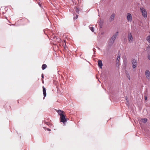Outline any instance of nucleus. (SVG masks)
<instances>
[{
    "label": "nucleus",
    "instance_id": "17",
    "mask_svg": "<svg viewBox=\"0 0 150 150\" xmlns=\"http://www.w3.org/2000/svg\"><path fill=\"white\" fill-rule=\"evenodd\" d=\"M120 56L119 54H118L117 58V60H120Z\"/></svg>",
    "mask_w": 150,
    "mask_h": 150
},
{
    "label": "nucleus",
    "instance_id": "20",
    "mask_svg": "<svg viewBox=\"0 0 150 150\" xmlns=\"http://www.w3.org/2000/svg\"><path fill=\"white\" fill-rule=\"evenodd\" d=\"M149 49H150V45H148L147 48V50H149Z\"/></svg>",
    "mask_w": 150,
    "mask_h": 150
},
{
    "label": "nucleus",
    "instance_id": "3",
    "mask_svg": "<svg viewBox=\"0 0 150 150\" xmlns=\"http://www.w3.org/2000/svg\"><path fill=\"white\" fill-rule=\"evenodd\" d=\"M60 122L63 123H64L67 121V118H66V116L64 114L60 116Z\"/></svg>",
    "mask_w": 150,
    "mask_h": 150
},
{
    "label": "nucleus",
    "instance_id": "4",
    "mask_svg": "<svg viewBox=\"0 0 150 150\" xmlns=\"http://www.w3.org/2000/svg\"><path fill=\"white\" fill-rule=\"evenodd\" d=\"M132 64L133 68L134 69L136 68L137 67V60L132 59Z\"/></svg>",
    "mask_w": 150,
    "mask_h": 150
},
{
    "label": "nucleus",
    "instance_id": "18",
    "mask_svg": "<svg viewBox=\"0 0 150 150\" xmlns=\"http://www.w3.org/2000/svg\"><path fill=\"white\" fill-rule=\"evenodd\" d=\"M127 77L128 78V79H129V80H130V76L129 75V74H127Z\"/></svg>",
    "mask_w": 150,
    "mask_h": 150
},
{
    "label": "nucleus",
    "instance_id": "6",
    "mask_svg": "<svg viewBox=\"0 0 150 150\" xmlns=\"http://www.w3.org/2000/svg\"><path fill=\"white\" fill-rule=\"evenodd\" d=\"M128 37L129 42H132L133 40V38L132 34L130 33H128Z\"/></svg>",
    "mask_w": 150,
    "mask_h": 150
},
{
    "label": "nucleus",
    "instance_id": "15",
    "mask_svg": "<svg viewBox=\"0 0 150 150\" xmlns=\"http://www.w3.org/2000/svg\"><path fill=\"white\" fill-rule=\"evenodd\" d=\"M89 28L90 29V30H91L93 32L94 31V28L93 27H91V26H90L89 27Z\"/></svg>",
    "mask_w": 150,
    "mask_h": 150
},
{
    "label": "nucleus",
    "instance_id": "1",
    "mask_svg": "<svg viewBox=\"0 0 150 150\" xmlns=\"http://www.w3.org/2000/svg\"><path fill=\"white\" fill-rule=\"evenodd\" d=\"M118 33V32H117L110 38L108 43L109 46L110 47L112 46L115 42V40L117 36Z\"/></svg>",
    "mask_w": 150,
    "mask_h": 150
},
{
    "label": "nucleus",
    "instance_id": "25",
    "mask_svg": "<svg viewBox=\"0 0 150 150\" xmlns=\"http://www.w3.org/2000/svg\"><path fill=\"white\" fill-rule=\"evenodd\" d=\"M78 16L77 15L75 17V19H77L78 18Z\"/></svg>",
    "mask_w": 150,
    "mask_h": 150
},
{
    "label": "nucleus",
    "instance_id": "7",
    "mask_svg": "<svg viewBox=\"0 0 150 150\" xmlns=\"http://www.w3.org/2000/svg\"><path fill=\"white\" fill-rule=\"evenodd\" d=\"M145 75L147 79H150V72L148 70H146V71Z\"/></svg>",
    "mask_w": 150,
    "mask_h": 150
},
{
    "label": "nucleus",
    "instance_id": "10",
    "mask_svg": "<svg viewBox=\"0 0 150 150\" xmlns=\"http://www.w3.org/2000/svg\"><path fill=\"white\" fill-rule=\"evenodd\" d=\"M57 112L58 113V114L60 116L63 115V113H64V111H62L60 110H56Z\"/></svg>",
    "mask_w": 150,
    "mask_h": 150
},
{
    "label": "nucleus",
    "instance_id": "9",
    "mask_svg": "<svg viewBox=\"0 0 150 150\" xmlns=\"http://www.w3.org/2000/svg\"><path fill=\"white\" fill-rule=\"evenodd\" d=\"M98 64L99 67L100 68H102L103 65L102 61L101 60H99L98 62Z\"/></svg>",
    "mask_w": 150,
    "mask_h": 150
},
{
    "label": "nucleus",
    "instance_id": "2",
    "mask_svg": "<svg viewBox=\"0 0 150 150\" xmlns=\"http://www.w3.org/2000/svg\"><path fill=\"white\" fill-rule=\"evenodd\" d=\"M140 10L143 17L146 18L147 17V13L146 9L143 7L140 8Z\"/></svg>",
    "mask_w": 150,
    "mask_h": 150
},
{
    "label": "nucleus",
    "instance_id": "19",
    "mask_svg": "<svg viewBox=\"0 0 150 150\" xmlns=\"http://www.w3.org/2000/svg\"><path fill=\"white\" fill-rule=\"evenodd\" d=\"M38 4L39 5V6H40L41 8H42V5H41V3H40V2H38Z\"/></svg>",
    "mask_w": 150,
    "mask_h": 150
},
{
    "label": "nucleus",
    "instance_id": "16",
    "mask_svg": "<svg viewBox=\"0 0 150 150\" xmlns=\"http://www.w3.org/2000/svg\"><path fill=\"white\" fill-rule=\"evenodd\" d=\"M75 11L76 12L79 13V8L77 7L75 9Z\"/></svg>",
    "mask_w": 150,
    "mask_h": 150
},
{
    "label": "nucleus",
    "instance_id": "13",
    "mask_svg": "<svg viewBox=\"0 0 150 150\" xmlns=\"http://www.w3.org/2000/svg\"><path fill=\"white\" fill-rule=\"evenodd\" d=\"M147 121V119L146 118H144L142 119V121L143 123H145Z\"/></svg>",
    "mask_w": 150,
    "mask_h": 150
},
{
    "label": "nucleus",
    "instance_id": "22",
    "mask_svg": "<svg viewBox=\"0 0 150 150\" xmlns=\"http://www.w3.org/2000/svg\"><path fill=\"white\" fill-rule=\"evenodd\" d=\"M148 58L150 60V55H148Z\"/></svg>",
    "mask_w": 150,
    "mask_h": 150
},
{
    "label": "nucleus",
    "instance_id": "11",
    "mask_svg": "<svg viewBox=\"0 0 150 150\" xmlns=\"http://www.w3.org/2000/svg\"><path fill=\"white\" fill-rule=\"evenodd\" d=\"M43 94L44 95V98L46 96V90L45 88L44 87V86H43Z\"/></svg>",
    "mask_w": 150,
    "mask_h": 150
},
{
    "label": "nucleus",
    "instance_id": "24",
    "mask_svg": "<svg viewBox=\"0 0 150 150\" xmlns=\"http://www.w3.org/2000/svg\"><path fill=\"white\" fill-rule=\"evenodd\" d=\"M41 77H42V79L44 78V75H43V74H42Z\"/></svg>",
    "mask_w": 150,
    "mask_h": 150
},
{
    "label": "nucleus",
    "instance_id": "26",
    "mask_svg": "<svg viewBox=\"0 0 150 150\" xmlns=\"http://www.w3.org/2000/svg\"><path fill=\"white\" fill-rule=\"evenodd\" d=\"M126 100L127 101V103H128V100H127V98H126Z\"/></svg>",
    "mask_w": 150,
    "mask_h": 150
},
{
    "label": "nucleus",
    "instance_id": "23",
    "mask_svg": "<svg viewBox=\"0 0 150 150\" xmlns=\"http://www.w3.org/2000/svg\"><path fill=\"white\" fill-rule=\"evenodd\" d=\"M147 99V97L146 96H144V99L145 100H146Z\"/></svg>",
    "mask_w": 150,
    "mask_h": 150
},
{
    "label": "nucleus",
    "instance_id": "21",
    "mask_svg": "<svg viewBox=\"0 0 150 150\" xmlns=\"http://www.w3.org/2000/svg\"><path fill=\"white\" fill-rule=\"evenodd\" d=\"M119 60H116V63L117 64H119Z\"/></svg>",
    "mask_w": 150,
    "mask_h": 150
},
{
    "label": "nucleus",
    "instance_id": "5",
    "mask_svg": "<svg viewBox=\"0 0 150 150\" xmlns=\"http://www.w3.org/2000/svg\"><path fill=\"white\" fill-rule=\"evenodd\" d=\"M127 18L128 21H131L132 20V15L129 13H127Z\"/></svg>",
    "mask_w": 150,
    "mask_h": 150
},
{
    "label": "nucleus",
    "instance_id": "12",
    "mask_svg": "<svg viewBox=\"0 0 150 150\" xmlns=\"http://www.w3.org/2000/svg\"><path fill=\"white\" fill-rule=\"evenodd\" d=\"M47 67V66L45 64H43L42 65V68L43 70L45 69Z\"/></svg>",
    "mask_w": 150,
    "mask_h": 150
},
{
    "label": "nucleus",
    "instance_id": "14",
    "mask_svg": "<svg viewBox=\"0 0 150 150\" xmlns=\"http://www.w3.org/2000/svg\"><path fill=\"white\" fill-rule=\"evenodd\" d=\"M147 41L150 43V35L148 36L146 38Z\"/></svg>",
    "mask_w": 150,
    "mask_h": 150
},
{
    "label": "nucleus",
    "instance_id": "27",
    "mask_svg": "<svg viewBox=\"0 0 150 150\" xmlns=\"http://www.w3.org/2000/svg\"><path fill=\"white\" fill-rule=\"evenodd\" d=\"M47 130L48 131H50V130H51L49 128L47 129Z\"/></svg>",
    "mask_w": 150,
    "mask_h": 150
},
{
    "label": "nucleus",
    "instance_id": "8",
    "mask_svg": "<svg viewBox=\"0 0 150 150\" xmlns=\"http://www.w3.org/2000/svg\"><path fill=\"white\" fill-rule=\"evenodd\" d=\"M115 14L114 13H113L111 15V16L109 18V21L111 22V21L113 20L115 18Z\"/></svg>",
    "mask_w": 150,
    "mask_h": 150
}]
</instances>
